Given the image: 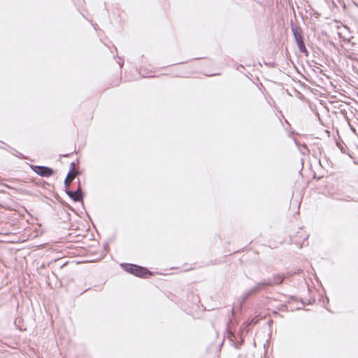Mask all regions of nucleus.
I'll return each mask as SVG.
<instances>
[{"instance_id":"nucleus-1","label":"nucleus","mask_w":358,"mask_h":358,"mask_svg":"<svg viewBox=\"0 0 358 358\" xmlns=\"http://www.w3.org/2000/svg\"><path fill=\"white\" fill-rule=\"evenodd\" d=\"M291 30L294 35L295 41L297 44V46L301 52H307V49L304 44L303 36H302V30L299 26L294 24L293 22H291Z\"/></svg>"},{"instance_id":"nucleus-2","label":"nucleus","mask_w":358,"mask_h":358,"mask_svg":"<svg viewBox=\"0 0 358 358\" xmlns=\"http://www.w3.org/2000/svg\"><path fill=\"white\" fill-rule=\"evenodd\" d=\"M121 266L126 271L138 277H145L147 275H151V273L145 268L135 264H124Z\"/></svg>"},{"instance_id":"nucleus-3","label":"nucleus","mask_w":358,"mask_h":358,"mask_svg":"<svg viewBox=\"0 0 358 358\" xmlns=\"http://www.w3.org/2000/svg\"><path fill=\"white\" fill-rule=\"evenodd\" d=\"M32 170L42 177H49L53 174V170L47 166H32Z\"/></svg>"},{"instance_id":"nucleus-4","label":"nucleus","mask_w":358,"mask_h":358,"mask_svg":"<svg viewBox=\"0 0 358 358\" xmlns=\"http://www.w3.org/2000/svg\"><path fill=\"white\" fill-rule=\"evenodd\" d=\"M77 175V173L75 172V164L73 162L71 164V170L69 172L65 180H64V185L66 187H69L71 183V180L73 178L76 177Z\"/></svg>"},{"instance_id":"nucleus-5","label":"nucleus","mask_w":358,"mask_h":358,"mask_svg":"<svg viewBox=\"0 0 358 358\" xmlns=\"http://www.w3.org/2000/svg\"><path fill=\"white\" fill-rule=\"evenodd\" d=\"M66 194L74 201H83V193L80 188H78L76 191H67Z\"/></svg>"},{"instance_id":"nucleus-6","label":"nucleus","mask_w":358,"mask_h":358,"mask_svg":"<svg viewBox=\"0 0 358 358\" xmlns=\"http://www.w3.org/2000/svg\"><path fill=\"white\" fill-rule=\"evenodd\" d=\"M283 280V277L280 275H276L273 276L272 278H268L265 280L267 285L271 286L273 285L280 284Z\"/></svg>"},{"instance_id":"nucleus-7","label":"nucleus","mask_w":358,"mask_h":358,"mask_svg":"<svg viewBox=\"0 0 358 358\" xmlns=\"http://www.w3.org/2000/svg\"><path fill=\"white\" fill-rule=\"evenodd\" d=\"M267 286L266 283V281H262L261 282H259L258 284H257L255 286H254L253 287H252L250 289H251V292L253 293V294H255L257 293L259 290L263 289L264 287Z\"/></svg>"},{"instance_id":"nucleus-8","label":"nucleus","mask_w":358,"mask_h":358,"mask_svg":"<svg viewBox=\"0 0 358 358\" xmlns=\"http://www.w3.org/2000/svg\"><path fill=\"white\" fill-rule=\"evenodd\" d=\"M253 294V293L251 292V289L246 291L244 292V294L242 296L243 301L246 300L250 295Z\"/></svg>"},{"instance_id":"nucleus-9","label":"nucleus","mask_w":358,"mask_h":358,"mask_svg":"<svg viewBox=\"0 0 358 358\" xmlns=\"http://www.w3.org/2000/svg\"><path fill=\"white\" fill-rule=\"evenodd\" d=\"M253 294V293L251 292V289L246 291L244 292V294L242 296L243 301L246 300L250 295Z\"/></svg>"},{"instance_id":"nucleus-10","label":"nucleus","mask_w":358,"mask_h":358,"mask_svg":"<svg viewBox=\"0 0 358 358\" xmlns=\"http://www.w3.org/2000/svg\"><path fill=\"white\" fill-rule=\"evenodd\" d=\"M253 294V293L251 292V289L246 291L244 292V294L242 296L243 301L246 300L250 295Z\"/></svg>"},{"instance_id":"nucleus-11","label":"nucleus","mask_w":358,"mask_h":358,"mask_svg":"<svg viewBox=\"0 0 358 358\" xmlns=\"http://www.w3.org/2000/svg\"><path fill=\"white\" fill-rule=\"evenodd\" d=\"M253 294V293L251 292V289L246 291L244 292V294L242 296L243 301L246 300L250 295Z\"/></svg>"}]
</instances>
